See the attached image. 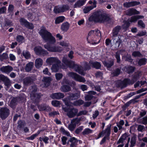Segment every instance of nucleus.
Instances as JSON below:
<instances>
[{"label": "nucleus", "instance_id": "42", "mask_svg": "<svg viewBox=\"0 0 147 147\" xmlns=\"http://www.w3.org/2000/svg\"><path fill=\"white\" fill-rule=\"evenodd\" d=\"M59 64H57L56 63L55 64L53 65L51 69L52 71L55 72H58L59 69Z\"/></svg>", "mask_w": 147, "mask_h": 147}, {"label": "nucleus", "instance_id": "28", "mask_svg": "<svg viewBox=\"0 0 147 147\" xmlns=\"http://www.w3.org/2000/svg\"><path fill=\"white\" fill-rule=\"evenodd\" d=\"M43 64L42 60L40 58H38L36 59L35 61V65L36 67L37 68H40Z\"/></svg>", "mask_w": 147, "mask_h": 147}, {"label": "nucleus", "instance_id": "63", "mask_svg": "<svg viewBox=\"0 0 147 147\" xmlns=\"http://www.w3.org/2000/svg\"><path fill=\"white\" fill-rule=\"evenodd\" d=\"M55 76L57 80H60L62 78L63 76L62 74L60 73H56L55 74Z\"/></svg>", "mask_w": 147, "mask_h": 147}, {"label": "nucleus", "instance_id": "33", "mask_svg": "<svg viewBox=\"0 0 147 147\" xmlns=\"http://www.w3.org/2000/svg\"><path fill=\"white\" fill-rule=\"evenodd\" d=\"M61 89L62 92H67L70 91L71 90V88L68 85H64L61 86Z\"/></svg>", "mask_w": 147, "mask_h": 147}, {"label": "nucleus", "instance_id": "4", "mask_svg": "<svg viewBox=\"0 0 147 147\" xmlns=\"http://www.w3.org/2000/svg\"><path fill=\"white\" fill-rule=\"evenodd\" d=\"M63 110L65 112H67V115L69 118L74 117L78 113V109L74 107H62Z\"/></svg>", "mask_w": 147, "mask_h": 147}, {"label": "nucleus", "instance_id": "5", "mask_svg": "<svg viewBox=\"0 0 147 147\" xmlns=\"http://www.w3.org/2000/svg\"><path fill=\"white\" fill-rule=\"evenodd\" d=\"M34 51L37 55L45 56L48 54V52L43 49L41 46H36L34 48Z\"/></svg>", "mask_w": 147, "mask_h": 147}, {"label": "nucleus", "instance_id": "49", "mask_svg": "<svg viewBox=\"0 0 147 147\" xmlns=\"http://www.w3.org/2000/svg\"><path fill=\"white\" fill-rule=\"evenodd\" d=\"M114 63L113 61H111L109 62H105L104 64V65L107 68H111L112 66L114 65Z\"/></svg>", "mask_w": 147, "mask_h": 147}, {"label": "nucleus", "instance_id": "44", "mask_svg": "<svg viewBox=\"0 0 147 147\" xmlns=\"http://www.w3.org/2000/svg\"><path fill=\"white\" fill-rule=\"evenodd\" d=\"M93 130L89 128H85L82 132V134L83 135H88L92 133Z\"/></svg>", "mask_w": 147, "mask_h": 147}, {"label": "nucleus", "instance_id": "12", "mask_svg": "<svg viewBox=\"0 0 147 147\" xmlns=\"http://www.w3.org/2000/svg\"><path fill=\"white\" fill-rule=\"evenodd\" d=\"M94 33V31L92 30H91L88 33L87 38V40L88 42L92 41L95 42L96 39L97 38Z\"/></svg>", "mask_w": 147, "mask_h": 147}, {"label": "nucleus", "instance_id": "27", "mask_svg": "<svg viewBox=\"0 0 147 147\" xmlns=\"http://www.w3.org/2000/svg\"><path fill=\"white\" fill-rule=\"evenodd\" d=\"M125 52L124 49H121L117 51L115 53V57L117 59V63H119L120 62L121 59L120 54L121 53H123Z\"/></svg>", "mask_w": 147, "mask_h": 147}, {"label": "nucleus", "instance_id": "22", "mask_svg": "<svg viewBox=\"0 0 147 147\" xmlns=\"http://www.w3.org/2000/svg\"><path fill=\"white\" fill-rule=\"evenodd\" d=\"M13 69V68L11 66L9 65L3 66L0 68V70L2 72L5 73H9Z\"/></svg>", "mask_w": 147, "mask_h": 147}, {"label": "nucleus", "instance_id": "15", "mask_svg": "<svg viewBox=\"0 0 147 147\" xmlns=\"http://www.w3.org/2000/svg\"><path fill=\"white\" fill-rule=\"evenodd\" d=\"M33 82V78L30 76L25 77L23 80V83L24 85L28 86L32 84Z\"/></svg>", "mask_w": 147, "mask_h": 147}, {"label": "nucleus", "instance_id": "40", "mask_svg": "<svg viewBox=\"0 0 147 147\" xmlns=\"http://www.w3.org/2000/svg\"><path fill=\"white\" fill-rule=\"evenodd\" d=\"M84 101L82 99H79L74 101L73 104L76 106H80L84 103Z\"/></svg>", "mask_w": 147, "mask_h": 147}, {"label": "nucleus", "instance_id": "29", "mask_svg": "<svg viewBox=\"0 0 147 147\" xmlns=\"http://www.w3.org/2000/svg\"><path fill=\"white\" fill-rule=\"evenodd\" d=\"M34 66V63L30 62L27 64L25 67V70L26 72H29L32 69Z\"/></svg>", "mask_w": 147, "mask_h": 147}, {"label": "nucleus", "instance_id": "31", "mask_svg": "<svg viewBox=\"0 0 147 147\" xmlns=\"http://www.w3.org/2000/svg\"><path fill=\"white\" fill-rule=\"evenodd\" d=\"M111 125L109 124L107 126V127L105 129L103 130L105 134V136L109 137L111 134Z\"/></svg>", "mask_w": 147, "mask_h": 147}, {"label": "nucleus", "instance_id": "47", "mask_svg": "<svg viewBox=\"0 0 147 147\" xmlns=\"http://www.w3.org/2000/svg\"><path fill=\"white\" fill-rule=\"evenodd\" d=\"M138 25L140 28H144L145 27V25L143 21L141 20H138Z\"/></svg>", "mask_w": 147, "mask_h": 147}, {"label": "nucleus", "instance_id": "52", "mask_svg": "<svg viewBox=\"0 0 147 147\" xmlns=\"http://www.w3.org/2000/svg\"><path fill=\"white\" fill-rule=\"evenodd\" d=\"M121 72V69L119 68H116L115 70L113 71L112 74L115 76H118L119 75Z\"/></svg>", "mask_w": 147, "mask_h": 147}, {"label": "nucleus", "instance_id": "17", "mask_svg": "<svg viewBox=\"0 0 147 147\" xmlns=\"http://www.w3.org/2000/svg\"><path fill=\"white\" fill-rule=\"evenodd\" d=\"M38 108L40 111H50L51 110V108L46 104H43L39 106Z\"/></svg>", "mask_w": 147, "mask_h": 147}, {"label": "nucleus", "instance_id": "9", "mask_svg": "<svg viewBox=\"0 0 147 147\" xmlns=\"http://www.w3.org/2000/svg\"><path fill=\"white\" fill-rule=\"evenodd\" d=\"M72 68L74 69L76 72L84 76L85 75L86 73L81 66L75 64Z\"/></svg>", "mask_w": 147, "mask_h": 147}, {"label": "nucleus", "instance_id": "32", "mask_svg": "<svg viewBox=\"0 0 147 147\" xmlns=\"http://www.w3.org/2000/svg\"><path fill=\"white\" fill-rule=\"evenodd\" d=\"M94 6H87L83 9V11L84 13H87L91 10L92 9L96 7V3L93 4Z\"/></svg>", "mask_w": 147, "mask_h": 147}, {"label": "nucleus", "instance_id": "1", "mask_svg": "<svg viewBox=\"0 0 147 147\" xmlns=\"http://www.w3.org/2000/svg\"><path fill=\"white\" fill-rule=\"evenodd\" d=\"M39 34L42 39L46 42V44L44 45V48L51 52H56L58 51V49L55 46H52L56 42L55 38L52 34L48 31L44 26H42L40 29Z\"/></svg>", "mask_w": 147, "mask_h": 147}, {"label": "nucleus", "instance_id": "37", "mask_svg": "<svg viewBox=\"0 0 147 147\" xmlns=\"http://www.w3.org/2000/svg\"><path fill=\"white\" fill-rule=\"evenodd\" d=\"M65 18L63 16H59L57 17L55 20V24H59L62 22L64 20Z\"/></svg>", "mask_w": 147, "mask_h": 147}, {"label": "nucleus", "instance_id": "39", "mask_svg": "<svg viewBox=\"0 0 147 147\" xmlns=\"http://www.w3.org/2000/svg\"><path fill=\"white\" fill-rule=\"evenodd\" d=\"M18 124L17 126L18 128L21 129L24 126L25 123V122L23 120H20L18 121Z\"/></svg>", "mask_w": 147, "mask_h": 147}, {"label": "nucleus", "instance_id": "55", "mask_svg": "<svg viewBox=\"0 0 147 147\" xmlns=\"http://www.w3.org/2000/svg\"><path fill=\"white\" fill-rule=\"evenodd\" d=\"M4 84L5 86L7 88H8L11 86V83L9 79L7 78L4 82Z\"/></svg>", "mask_w": 147, "mask_h": 147}, {"label": "nucleus", "instance_id": "61", "mask_svg": "<svg viewBox=\"0 0 147 147\" xmlns=\"http://www.w3.org/2000/svg\"><path fill=\"white\" fill-rule=\"evenodd\" d=\"M23 55L26 59H28L30 57L31 55L29 52L23 53Z\"/></svg>", "mask_w": 147, "mask_h": 147}, {"label": "nucleus", "instance_id": "51", "mask_svg": "<svg viewBox=\"0 0 147 147\" xmlns=\"http://www.w3.org/2000/svg\"><path fill=\"white\" fill-rule=\"evenodd\" d=\"M60 103L59 101L53 100L52 101L51 104L52 105L55 107H58L60 105Z\"/></svg>", "mask_w": 147, "mask_h": 147}, {"label": "nucleus", "instance_id": "38", "mask_svg": "<svg viewBox=\"0 0 147 147\" xmlns=\"http://www.w3.org/2000/svg\"><path fill=\"white\" fill-rule=\"evenodd\" d=\"M60 131L62 133L63 135H66L68 137H71V135L69 132L67 131H66L65 129L63 127H61L60 129Z\"/></svg>", "mask_w": 147, "mask_h": 147}, {"label": "nucleus", "instance_id": "10", "mask_svg": "<svg viewBox=\"0 0 147 147\" xmlns=\"http://www.w3.org/2000/svg\"><path fill=\"white\" fill-rule=\"evenodd\" d=\"M50 97L53 99L59 100L63 98L64 95L63 93L61 92H55L51 94Z\"/></svg>", "mask_w": 147, "mask_h": 147}, {"label": "nucleus", "instance_id": "34", "mask_svg": "<svg viewBox=\"0 0 147 147\" xmlns=\"http://www.w3.org/2000/svg\"><path fill=\"white\" fill-rule=\"evenodd\" d=\"M147 59L145 58L140 59L138 61V64L139 66L144 65L146 64Z\"/></svg>", "mask_w": 147, "mask_h": 147}, {"label": "nucleus", "instance_id": "14", "mask_svg": "<svg viewBox=\"0 0 147 147\" xmlns=\"http://www.w3.org/2000/svg\"><path fill=\"white\" fill-rule=\"evenodd\" d=\"M46 62L49 64H51L53 63H56L57 64H60L61 61L56 57H50L47 59Z\"/></svg>", "mask_w": 147, "mask_h": 147}, {"label": "nucleus", "instance_id": "46", "mask_svg": "<svg viewBox=\"0 0 147 147\" xmlns=\"http://www.w3.org/2000/svg\"><path fill=\"white\" fill-rule=\"evenodd\" d=\"M61 7V11L62 12H64L68 10L69 8V6L67 5H63Z\"/></svg>", "mask_w": 147, "mask_h": 147}, {"label": "nucleus", "instance_id": "24", "mask_svg": "<svg viewBox=\"0 0 147 147\" xmlns=\"http://www.w3.org/2000/svg\"><path fill=\"white\" fill-rule=\"evenodd\" d=\"M87 0H78L75 3L74 5V7L76 8L80 7L86 3Z\"/></svg>", "mask_w": 147, "mask_h": 147}, {"label": "nucleus", "instance_id": "16", "mask_svg": "<svg viewBox=\"0 0 147 147\" xmlns=\"http://www.w3.org/2000/svg\"><path fill=\"white\" fill-rule=\"evenodd\" d=\"M89 63L91 65L92 68H95L96 69H100L101 66L100 62L97 61L94 62L91 60L89 61Z\"/></svg>", "mask_w": 147, "mask_h": 147}, {"label": "nucleus", "instance_id": "35", "mask_svg": "<svg viewBox=\"0 0 147 147\" xmlns=\"http://www.w3.org/2000/svg\"><path fill=\"white\" fill-rule=\"evenodd\" d=\"M17 102H18V101L16 97L13 98L10 103V107L11 108L15 107Z\"/></svg>", "mask_w": 147, "mask_h": 147}, {"label": "nucleus", "instance_id": "62", "mask_svg": "<svg viewBox=\"0 0 147 147\" xmlns=\"http://www.w3.org/2000/svg\"><path fill=\"white\" fill-rule=\"evenodd\" d=\"M76 126L75 124L71 123V124L69 125L68 128L70 130L73 131L74 129Z\"/></svg>", "mask_w": 147, "mask_h": 147}, {"label": "nucleus", "instance_id": "18", "mask_svg": "<svg viewBox=\"0 0 147 147\" xmlns=\"http://www.w3.org/2000/svg\"><path fill=\"white\" fill-rule=\"evenodd\" d=\"M121 29V27L119 25H117L114 28L112 31L113 37H115L117 36Z\"/></svg>", "mask_w": 147, "mask_h": 147}, {"label": "nucleus", "instance_id": "36", "mask_svg": "<svg viewBox=\"0 0 147 147\" xmlns=\"http://www.w3.org/2000/svg\"><path fill=\"white\" fill-rule=\"evenodd\" d=\"M122 82L123 88L126 87L127 85H131L130 80L128 78H125Z\"/></svg>", "mask_w": 147, "mask_h": 147}, {"label": "nucleus", "instance_id": "48", "mask_svg": "<svg viewBox=\"0 0 147 147\" xmlns=\"http://www.w3.org/2000/svg\"><path fill=\"white\" fill-rule=\"evenodd\" d=\"M16 41L19 42H22V41L24 40V38L23 36L20 35H18L16 37Z\"/></svg>", "mask_w": 147, "mask_h": 147}, {"label": "nucleus", "instance_id": "23", "mask_svg": "<svg viewBox=\"0 0 147 147\" xmlns=\"http://www.w3.org/2000/svg\"><path fill=\"white\" fill-rule=\"evenodd\" d=\"M144 17L143 16L141 15H136L131 16L129 20V22L131 23H135L137 21L140 19L144 18Z\"/></svg>", "mask_w": 147, "mask_h": 147}, {"label": "nucleus", "instance_id": "53", "mask_svg": "<svg viewBox=\"0 0 147 147\" xmlns=\"http://www.w3.org/2000/svg\"><path fill=\"white\" fill-rule=\"evenodd\" d=\"M116 85L117 87H123V82L121 80H118L116 83Z\"/></svg>", "mask_w": 147, "mask_h": 147}, {"label": "nucleus", "instance_id": "50", "mask_svg": "<svg viewBox=\"0 0 147 147\" xmlns=\"http://www.w3.org/2000/svg\"><path fill=\"white\" fill-rule=\"evenodd\" d=\"M80 119L76 118L73 119L71 121V123H72L74 124H75L76 126L77 125H78L80 123Z\"/></svg>", "mask_w": 147, "mask_h": 147}, {"label": "nucleus", "instance_id": "26", "mask_svg": "<svg viewBox=\"0 0 147 147\" xmlns=\"http://www.w3.org/2000/svg\"><path fill=\"white\" fill-rule=\"evenodd\" d=\"M135 68L134 67L130 65H127L124 67V70L127 73L130 74L134 71Z\"/></svg>", "mask_w": 147, "mask_h": 147}, {"label": "nucleus", "instance_id": "20", "mask_svg": "<svg viewBox=\"0 0 147 147\" xmlns=\"http://www.w3.org/2000/svg\"><path fill=\"white\" fill-rule=\"evenodd\" d=\"M80 97V94L78 92L71 93L68 98L69 100H73L77 99Z\"/></svg>", "mask_w": 147, "mask_h": 147}, {"label": "nucleus", "instance_id": "60", "mask_svg": "<svg viewBox=\"0 0 147 147\" xmlns=\"http://www.w3.org/2000/svg\"><path fill=\"white\" fill-rule=\"evenodd\" d=\"M94 31V35L96 36V37H97V38L98 37H99L101 35V32L100 30L97 29L95 30H93Z\"/></svg>", "mask_w": 147, "mask_h": 147}, {"label": "nucleus", "instance_id": "41", "mask_svg": "<svg viewBox=\"0 0 147 147\" xmlns=\"http://www.w3.org/2000/svg\"><path fill=\"white\" fill-rule=\"evenodd\" d=\"M85 100L86 101H89L91 100H95L96 99V97L94 96L93 95L88 94L86 95L85 96Z\"/></svg>", "mask_w": 147, "mask_h": 147}, {"label": "nucleus", "instance_id": "19", "mask_svg": "<svg viewBox=\"0 0 147 147\" xmlns=\"http://www.w3.org/2000/svg\"><path fill=\"white\" fill-rule=\"evenodd\" d=\"M69 23L66 22L62 23L61 26V30L64 32H67L69 30Z\"/></svg>", "mask_w": 147, "mask_h": 147}, {"label": "nucleus", "instance_id": "25", "mask_svg": "<svg viewBox=\"0 0 147 147\" xmlns=\"http://www.w3.org/2000/svg\"><path fill=\"white\" fill-rule=\"evenodd\" d=\"M51 78L50 77H44L43 78L42 80L44 82L45 86L47 87L49 86L51 84Z\"/></svg>", "mask_w": 147, "mask_h": 147}, {"label": "nucleus", "instance_id": "56", "mask_svg": "<svg viewBox=\"0 0 147 147\" xmlns=\"http://www.w3.org/2000/svg\"><path fill=\"white\" fill-rule=\"evenodd\" d=\"M14 9V6L12 4H10L9 5L8 8V11L11 14L13 12Z\"/></svg>", "mask_w": 147, "mask_h": 147}, {"label": "nucleus", "instance_id": "64", "mask_svg": "<svg viewBox=\"0 0 147 147\" xmlns=\"http://www.w3.org/2000/svg\"><path fill=\"white\" fill-rule=\"evenodd\" d=\"M8 57V55L5 53H3L0 57V59L2 60H6Z\"/></svg>", "mask_w": 147, "mask_h": 147}, {"label": "nucleus", "instance_id": "30", "mask_svg": "<svg viewBox=\"0 0 147 147\" xmlns=\"http://www.w3.org/2000/svg\"><path fill=\"white\" fill-rule=\"evenodd\" d=\"M42 131L41 130H38L37 132L35 134H34L29 137H27L26 139L28 140H34L36 137Z\"/></svg>", "mask_w": 147, "mask_h": 147}, {"label": "nucleus", "instance_id": "54", "mask_svg": "<svg viewBox=\"0 0 147 147\" xmlns=\"http://www.w3.org/2000/svg\"><path fill=\"white\" fill-rule=\"evenodd\" d=\"M130 143L131 147H133L135 146L136 143V138L134 136L131 138Z\"/></svg>", "mask_w": 147, "mask_h": 147}, {"label": "nucleus", "instance_id": "58", "mask_svg": "<svg viewBox=\"0 0 147 147\" xmlns=\"http://www.w3.org/2000/svg\"><path fill=\"white\" fill-rule=\"evenodd\" d=\"M132 55L134 57H140L141 55V54L139 51H134L132 54Z\"/></svg>", "mask_w": 147, "mask_h": 147}, {"label": "nucleus", "instance_id": "11", "mask_svg": "<svg viewBox=\"0 0 147 147\" xmlns=\"http://www.w3.org/2000/svg\"><path fill=\"white\" fill-rule=\"evenodd\" d=\"M140 3L139 1H132L130 2H126L123 4V6L126 8H129L140 5Z\"/></svg>", "mask_w": 147, "mask_h": 147}, {"label": "nucleus", "instance_id": "43", "mask_svg": "<svg viewBox=\"0 0 147 147\" xmlns=\"http://www.w3.org/2000/svg\"><path fill=\"white\" fill-rule=\"evenodd\" d=\"M91 65L87 62L85 61L84 64V70L85 71H88L91 69Z\"/></svg>", "mask_w": 147, "mask_h": 147}, {"label": "nucleus", "instance_id": "2", "mask_svg": "<svg viewBox=\"0 0 147 147\" xmlns=\"http://www.w3.org/2000/svg\"><path fill=\"white\" fill-rule=\"evenodd\" d=\"M111 20V18L106 13H103L100 10L94 12L88 19L89 22H108Z\"/></svg>", "mask_w": 147, "mask_h": 147}, {"label": "nucleus", "instance_id": "21", "mask_svg": "<svg viewBox=\"0 0 147 147\" xmlns=\"http://www.w3.org/2000/svg\"><path fill=\"white\" fill-rule=\"evenodd\" d=\"M140 13V11H138L136 9L131 8L127 10V15L129 16H131L132 15L139 14Z\"/></svg>", "mask_w": 147, "mask_h": 147}, {"label": "nucleus", "instance_id": "6", "mask_svg": "<svg viewBox=\"0 0 147 147\" xmlns=\"http://www.w3.org/2000/svg\"><path fill=\"white\" fill-rule=\"evenodd\" d=\"M19 22L21 25L24 26L27 28L32 30L34 28V26L33 24L29 22L27 20L23 18H21L19 20Z\"/></svg>", "mask_w": 147, "mask_h": 147}, {"label": "nucleus", "instance_id": "57", "mask_svg": "<svg viewBox=\"0 0 147 147\" xmlns=\"http://www.w3.org/2000/svg\"><path fill=\"white\" fill-rule=\"evenodd\" d=\"M124 57L125 59V61L131 63L133 61V59H132L131 56L130 55H127L124 56Z\"/></svg>", "mask_w": 147, "mask_h": 147}, {"label": "nucleus", "instance_id": "3", "mask_svg": "<svg viewBox=\"0 0 147 147\" xmlns=\"http://www.w3.org/2000/svg\"><path fill=\"white\" fill-rule=\"evenodd\" d=\"M62 144L65 145H69V147H76L78 145V140L74 137L70 138L67 140V138L65 136L61 138Z\"/></svg>", "mask_w": 147, "mask_h": 147}, {"label": "nucleus", "instance_id": "59", "mask_svg": "<svg viewBox=\"0 0 147 147\" xmlns=\"http://www.w3.org/2000/svg\"><path fill=\"white\" fill-rule=\"evenodd\" d=\"M17 99L18 103H20L23 102L24 101V96H18L16 97Z\"/></svg>", "mask_w": 147, "mask_h": 147}, {"label": "nucleus", "instance_id": "8", "mask_svg": "<svg viewBox=\"0 0 147 147\" xmlns=\"http://www.w3.org/2000/svg\"><path fill=\"white\" fill-rule=\"evenodd\" d=\"M9 109L6 107H2L0 109V117L2 119H5L9 115Z\"/></svg>", "mask_w": 147, "mask_h": 147}, {"label": "nucleus", "instance_id": "13", "mask_svg": "<svg viewBox=\"0 0 147 147\" xmlns=\"http://www.w3.org/2000/svg\"><path fill=\"white\" fill-rule=\"evenodd\" d=\"M62 62L65 65L72 68L75 64L74 61H69L67 57H63Z\"/></svg>", "mask_w": 147, "mask_h": 147}, {"label": "nucleus", "instance_id": "7", "mask_svg": "<svg viewBox=\"0 0 147 147\" xmlns=\"http://www.w3.org/2000/svg\"><path fill=\"white\" fill-rule=\"evenodd\" d=\"M68 75L77 81L84 82L86 81L84 77L80 76L75 73L73 72H69Z\"/></svg>", "mask_w": 147, "mask_h": 147}, {"label": "nucleus", "instance_id": "45", "mask_svg": "<svg viewBox=\"0 0 147 147\" xmlns=\"http://www.w3.org/2000/svg\"><path fill=\"white\" fill-rule=\"evenodd\" d=\"M139 76L138 75H134L131 78V80H130V83L131 85H132L138 79Z\"/></svg>", "mask_w": 147, "mask_h": 147}]
</instances>
